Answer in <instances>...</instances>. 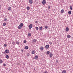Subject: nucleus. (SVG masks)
I'll return each instance as SVG.
<instances>
[{
	"label": "nucleus",
	"instance_id": "nucleus-1",
	"mask_svg": "<svg viewBox=\"0 0 73 73\" xmlns=\"http://www.w3.org/2000/svg\"><path fill=\"white\" fill-rule=\"evenodd\" d=\"M23 24L22 23H21L20 24V25L18 26V29H21V28L22 27H23Z\"/></svg>",
	"mask_w": 73,
	"mask_h": 73
},
{
	"label": "nucleus",
	"instance_id": "nucleus-2",
	"mask_svg": "<svg viewBox=\"0 0 73 73\" xmlns=\"http://www.w3.org/2000/svg\"><path fill=\"white\" fill-rule=\"evenodd\" d=\"M42 3L43 5H45L46 4V1L45 0H43Z\"/></svg>",
	"mask_w": 73,
	"mask_h": 73
},
{
	"label": "nucleus",
	"instance_id": "nucleus-3",
	"mask_svg": "<svg viewBox=\"0 0 73 73\" xmlns=\"http://www.w3.org/2000/svg\"><path fill=\"white\" fill-rule=\"evenodd\" d=\"M33 26V25H32V24H30V25H29V29H31V28H32Z\"/></svg>",
	"mask_w": 73,
	"mask_h": 73
},
{
	"label": "nucleus",
	"instance_id": "nucleus-4",
	"mask_svg": "<svg viewBox=\"0 0 73 73\" xmlns=\"http://www.w3.org/2000/svg\"><path fill=\"white\" fill-rule=\"evenodd\" d=\"M49 47V46L48 44H47L45 46V48L46 49H48Z\"/></svg>",
	"mask_w": 73,
	"mask_h": 73
},
{
	"label": "nucleus",
	"instance_id": "nucleus-5",
	"mask_svg": "<svg viewBox=\"0 0 73 73\" xmlns=\"http://www.w3.org/2000/svg\"><path fill=\"white\" fill-rule=\"evenodd\" d=\"M38 56L36 55L34 59H35V60H37V58H38Z\"/></svg>",
	"mask_w": 73,
	"mask_h": 73
},
{
	"label": "nucleus",
	"instance_id": "nucleus-6",
	"mask_svg": "<svg viewBox=\"0 0 73 73\" xmlns=\"http://www.w3.org/2000/svg\"><path fill=\"white\" fill-rule=\"evenodd\" d=\"M29 3L30 4H32L33 3V0H30L29 1Z\"/></svg>",
	"mask_w": 73,
	"mask_h": 73
},
{
	"label": "nucleus",
	"instance_id": "nucleus-7",
	"mask_svg": "<svg viewBox=\"0 0 73 73\" xmlns=\"http://www.w3.org/2000/svg\"><path fill=\"white\" fill-rule=\"evenodd\" d=\"M36 41H37V40L35 39H33V42L34 43H35V42H36Z\"/></svg>",
	"mask_w": 73,
	"mask_h": 73
},
{
	"label": "nucleus",
	"instance_id": "nucleus-8",
	"mask_svg": "<svg viewBox=\"0 0 73 73\" xmlns=\"http://www.w3.org/2000/svg\"><path fill=\"white\" fill-rule=\"evenodd\" d=\"M40 50H44V47L42 46H41L40 48Z\"/></svg>",
	"mask_w": 73,
	"mask_h": 73
},
{
	"label": "nucleus",
	"instance_id": "nucleus-9",
	"mask_svg": "<svg viewBox=\"0 0 73 73\" xmlns=\"http://www.w3.org/2000/svg\"><path fill=\"white\" fill-rule=\"evenodd\" d=\"M29 48L28 47V46H26L25 48V49H28Z\"/></svg>",
	"mask_w": 73,
	"mask_h": 73
},
{
	"label": "nucleus",
	"instance_id": "nucleus-10",
	"mask_svg": "<svg viewBox=\"0 0 73 73\" xmlns=\"http://www.w3.org/2000/svg\"><path fill=\"white\" fill-rule=\"evenodd\" d=\"M52 56H53V54H52V53H50V56L51 57H52Z\"/></svg>",
	"mask_w": 73,
	"mask_h": 73
},
{
	"label": "nucleus",
	"instance_id": "nucleus-11",
	"mask_svg": "<svg viewBox=\"0 0 73 73\" xmlns=\"http://www.w3.org/2000/svg\"><path fill=\"white\" fill-rule=\"evenodd\" d=\"M5 52L6 53H9V50H5Z\"/></svg>",
	"mask_w": 73,
	"mask_h": 73
},
{
	"label": "nucleus",
	"instance_id": "nucleus-12",
	"mask_svg": "<svg viewBox=\"0 0 73 73\" xmlns=\"http://www.w3.org/2000/svg\"><path fill=\"white\" fill-rule=\"evenodd\" d=\"M68 31H69V28H68V27H67L66 29V31L68 32Z\"/></svg>",
	"mask_w": 73,
	"mask_h": 73
},
{
	"label": "nucleus",
	"instance_id": "nucleus-13",
	"mask_svg": "<svg viewBox=\"0 0 73 73\" xmlns=\"http://www.w3.org/2000/svg\"><path fill=\"white\" fill-rule=\"evenodd\" d=\"M35 50H33L32 51V54H35Z\"/></svg>",
	"mask_w": 73,
	"mask_h": 73
},
{
	"label": "nucleus",
	"instance_id": "nucleus-14",
	"mask_svg": "<svg viewBox=\"0 0 73 73\" xmlns=\"http://www.w3.org/2000/svg\"><path fill=\"white\" fill-rule=\"evenodd\" d=\"M64 10L62 9L61 10L60 12H61V13H64Z\"/></svg>",
	"mask_w": 73,
	"mask_h": 73
},
{
	"label": "nucleus",
	"instance_id": "nucleus-15",
	"mask_svg": "<svg viewBox=\"0 0 73 73\" xmlns=\"http://www.w3.org/2000/svg\"><path fill=\"white\" fill-rule=\"evenodd\" d=\"M11 7H8L7 9H8L9 11H10V10H11Z\"/></svg>",
	"mask_w": 73,
	"mask_h": 73
},
{
	"label": "nucleus",
	"instance_id": "nucleus-16",
	"mask_svg": "<svg viewBox=\"0 0 73 73\" xmlns=\"http://www.w3.org/2000/svg\"><path fill=\"white\" fill-rule=\"evenodd\" d=\"M7 25V23H4L3 24V26H5Z\"/></svg>",
	"mask_w": 73,
	"mask_h": 73
},
{
	"label": "nucleus",
	"instance_id": "nucleus-17",
	"mask_svg": "<svg viewBox=\"0 0 73 73\" xmlns=\"http://www.w3.org/2000/svg\"><path fill=\"white\" fill-rule=\"evenodd\" d=\"M67 37L68 38H69L71 37V36L70 35H68L67 36Z\"/></svg>",
	"mask_w": 73,
	"mask_h": 73
},
{
	"label": "nucleus",
	"instance_id": "nucleus-18",
	"mask_svg": "<svg viewBox=\"0 0 73 73\" xmlns=\"http://www.w3.org/2000/svg\"><path fill=\"white\" fill-rule=\"evenodd\" d=\"M62 73H66V70H63Z\"/></svg>",
	"mask_w": 73,
	"mask_h": 73
},
{
	"label": "nucleus",
	"instance_id": "nucleus-19",
	"mask_svg": "<svg viewBox=\"0 0 73 73\" xmlns=\"http://www.w3.org/2000/svg\"><path fill=\"white\" fill-rule=\"evenodd\" d=\"M6 58H7L8 59V58H9V56L8 55H6L5 56Z\"/></svg>",
	"mask_w": 73,
	"mask_h": 73
},
{
	"label": "nucleus",
	"instance_id": "nucleus-20",
	"mask_svg": "<svg viewBox=\"0 0 73 73\" xmlns=\"http://www.w3.org/2000/svg\"><path fill=\"white\" fill-rule=\"evenodd\" d=\"M49 53H50V52L49 51H48L46 52V54H49Z\"/></svg>",
	"mask_w": 73,
	"mask_h": 73
},
{
	"label": "nucleus",
	"instance_id": "nucleus-21",
	"mask_svg": "<svg viewBox=\"0 0 73 73\" xmlns=\"http://www.w3.org/2000/svg\"><path fill=\"white\" fill-rule=\"evenodd\" d=\"M49 44L50 45H52V42H49Z\"/></svg>",
	"mask_w": 73,
	"mask_h": 73
},
{
	"label": "nucleus",
	"instance_id": "nucleus-22",
	"mask_svg": "<svg viewBox=\"0 0 73 73\" xmlns=\"http://www.w3.org/2000/svg\"><path fill=\"white\" fill-rule=\"evenodd\" d=\"M71 11H68V13L69 15H70L71 14Z\"/></svg>",
	"mask_w": 73,
	"mask_h": 73
},
{
	"label": "nucleus",
	"instance_id": "nucleus-23",
	"mask_svg": "<svg viewBox=\"0 0 73 73\" xmlns=\"http://www.w3.org/2000/svg\"><path fill=\"white\" fill-rule=\"evenodd\" d=\"M3 62V60H0V64H1Z\"/></svg>",
	"mask_w": 73,
	"mask_h": 73
},
{
	"label": "nucleus",
	"instance_id": "nucleus-24",
	"mask_svg": "<svg viewBox=\"0 0 73 73\" xmlns=\"http://www.w3.org/2000/svg\"><path fill=\"white\" fill-rule=\"evenodd\" d=\"M70 9H71V10H72V9H73V7H72L70 6Z\"/></svg>",
	"mask_w": 73,
	"mask_h": 73
},
{
	"label": "nucleus",
	"instance_id": "nucleus-25",
	"mask_svg": "<svg viewBox=\"0 0 73 73\" xmlns=\"http://www.w3.org/2000/svg\"><path fill=\"white\" fill-rule=\"evenodd\" d=\"M27 10H29L30 8H29V7H27Z\"/></svg>",
	"mask_w": 73,
	"mask_h": 73
},
{
	"label": "nucleus",
	"instance_id": "nucleus-26",
	"mask_svg": "<svg viewBox=\"0 0 73 73\" xmlns=\"http://www.w3.org/2000/svg\"><path fill=\"white\" fill-rule=\"evenodd\" d=\"M28 36H31V33H29L28 34Z\"/></svg>",
	"mask_w": 73,
	"mask_h": 73
},
{
	"label": "nucleus",
	"instance_id": "nucleus-27",
	"mask_svg": "<svg viewBox=\"0 0 73 73\" xmlns=\"http://www.w3.org/2000/svg\"><path fill=\"white\" fill-rule=\"evenodd\" d=\"M27 56L29 57V53H27Z\"/></svg>",
	"mask_w": 73,
	"mask_h": 73
},
{
	"label": "nucleus",
	"instance_id": "nucleus-28",
	"mask_svg": "<svg viewBox=\"0 0 73 73\" xmlns=\"http://www.w3.org/2000/svg\"><path fill=\"white\" fill-rule=\"evenodd\" d=\"M48 26H45V29H48Z\"/></svg>",
	"mask_w": 73,
	"mask_h": 73
},
{
	"label": "nucleus",
	"instance_id": "nucleus-29",
	"mask_svg": "<svg viewBox=\"0 0 73 73\" xmlns=\"http://www.w3.org/2000/svg\"><path fill=\"white\" fill-rule=\"evenodd\" d=\"M16 44H17V45H19V42L17 41L16 43Z\"/></svg>",
	"mask_w": 73,
	"mask_h": 73
},
{
	"label": "nucleus",
	"instance_id": "nucleus-30",
	"mask_svg": "<svg viewBox=\"0 0 73 73\" xmlns=\"http://www.w3.org/2000/svg\"><path fill=\"white\" fill-rule=\"evenodd\" d=\"M39 29H40V31H41V30H42V27H41L39 28Z\"/></svg>",
	"mask_w": 73,
	"mask_h": 73
},
{
	"label": "nucleus",
	"instance_id": "nucleus-31",
	"mask_svg": "<svg viewBox=\"0 0 73 73\" xmlns=\"http://www.w3.org/2000/svg\"><path fill=\"white\" fill-rule=\"evenodd\" d=\"M23 42H24V43H26V42H27V40H25Z\"/></svg>",
	"mask_w": 73,
	"mask_h": 73
},
{
	"label": "nucleus",
	"instance_id": "nucleus-32",
	"mask_svg": "<svg viewBox=\"0 0 73 73\" xmlns=\"http://www.w3.org/2000/svg\"><path fill=\"white\" fill-rule=\"evenodd\" d=\"M8 20V19H5L4 20V21H7Z\"/></svg>",
	"mask_w": 73,
	"mask_h": 73
},
{
	"label": "nucleus",
	"instance_id": "nucleus-33",
	"mask_svg": "<svg viewBox=\"0 0 73 73\" xmlns=\"http://www.w3.org/2000/svg\"><path fill=\"white\" fill-rule=\"evenodd\" d=\"M36 28V30H38V27H35Z\"/></svg>",
	"mask_w": 73,
	"mask_h": 73
},
{
	"label": "nucleus",
	"instance_id": "nucleus-34",
	"mask_svg": "<svg viewBox=\"0 0 73 73\" xmlns=\"http://www.w3.org/2000/svg\"><path fill=\"white\" fill-rule=\"evenodd\" d=\"M4 46H5V47H6L7 46V44H4Z\"/></svg>",
	"mask_w": 73,
	"mask_h": 73
},
{
	"label": "nucleus",
	"instance_id": "nucleus-35",
	"mask_svg": "<svg viewBox=\"0 0 73 73\" xmlns=\"http://www.w3.org/2000/svg\"><path fill=\"white\" fill-rule=\"evenodd\" d=\"M3 65L4 66H6V64H5V63H4L3 64Z\"/></svg>",
	"mask_w": 73,
	"mask_h": 73
},
{
	"label": "nucleus",
	"instance_id": "nucleus-36",
	"mask_svg": "<svg viewBox=\"0 0 73 73\" xmlns=\"http://www.w3.org/2000/svg\"><path fill=\"white\" fill-rule=\"evenodd\" d=\"M48 9H50V6H48Z\"/></svg>",
	"mask_w": 73,
	"mask_h": 73
},
{
	"label": "nucleus",
	"instance_id": "nucleus-37",
	"mask_svg": "<svg viewBox=\"0 0 73 73\" xmlns=\"http://www.w3.org/2000/svg\"><path fill=\"white\" fill-rule=\"evenodd\" d=\"M56 61L57 63H58V60H56Z\"/></svg>",
	"mask_w": 73,
	"mask_h": 73
},
{
	"label": "nucleus",
	"instance_id": "nucleus-38",
	"mask_svg": "<svg viewBox=\"0 0 73 73\" xmlns=\"http://www.w3.org/2000/svg\"><path fill=\"white\" fill-rule=\"evenodd\" d=\"M21 51L22 52V53H23V52H24V50H22Z\"/></svg>",
	"mask_w": 73,
	"mask_h": 73
},
{
	"label": "nucleus",
	"instance_id": "nucleus-39",
	"mask_svg": "<svg viewBox=\"0 0 73 73\" xmlns=\"http://www.w3.org/2000/svg\"><path fill=\"white\" fill-rule=\"evenodd\" d=\"M3 53L4 54H5V52H3Z\"/></svg>",
	"mask_w": 73,
	"mask_h": 73
},
{
	"label": "nucleus",
	"instance_id": "nucleus-40",
	"mask_svg": "<svg viewBox=\"0 0 73 73\" xmlns=\"http://www.w3.org/2000/svg\"><path fill=\"white\" fill-rule=\"evenodd\" d=\"M12 44L13 45H14L15 44V42H12Z\"/></svg>",
	"mask_w": 73,
	"mask_h": 73
},
{
	"label": "nucleus",
	"instance_id": "nucleus-41",
	"mask_svg": "<svg viewBox=\"0 0 73 73\" xmlns=\"http://www.w3.org/2000/svg\"><path fill=\"white\" fill-rule=\"evenodd\" d=\"M48 72L47 71H45L44 72V73H48Z\"/></svg>",
	"mask_w": 73,
	"mask_h": 73
},
{
	"label": "nucleus",
	"instance_id": "nucleus-42",
	"mask_svg": "<svg viewBox=\"0 0 73 73\" xmlns=\"http://www.w3.org/2000/svg\"><path fill=\"white\" fill-rule=\"evenodd\" d=\"M1 5H0V9H1Z\"/></svg>",
	"mask_w": 73,
	"mask_h": 73
}]
</instances>
